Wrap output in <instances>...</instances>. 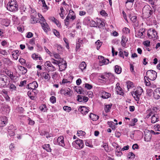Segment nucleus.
Here are the masks:
<instances>
[{
    "mask_svg": "<svg viewBox=\"0 0 160 160\" xmlns=\"http://www.w3.org/2000/svg\"><path fill=\"white\" fill-rule=\"evenodd\" d=\"M7 8L11 12H16L18 9V5L16 0H11L8 3Z\"/></svg>",
    "mask_w": 160,
    "mask_h": 160,
    "instance_id": "1",
    "label": "nucleus"
},
{
    "mask_svg": "<svg viewBox=\"0 0 160 160\" xmlns=\"http://www.w3.org/2000/svg\"><path fill=\"white\" fill-rule=\"evenodd\" d=\"M9 78L6 75L0 74V88L7 87L9 84Z\"/></svg>",
    "mask_w": 160,
    "mask_h": 160,
    "instance_id": "2",
    "label": "nucleus"
},
{
    "mask_svg": "<svg viewBox=\"0 0 160 160\" xmlns=\"http://www.w3.org/2000/svg\"><path fill=\"white\" fill-rule=\"evenodd\" d=\"M143 14L146 15L147 18L150 17L153 14V11L148 5H145L142 9Z\"/></svg>",
    "mask_w": 160,
    "mask_h": 160,
    "instance_id": "3",
    "label": "nucleus"
},
{
    "mask_svg": "<svg viewBox=\"0 0 160 160\" xmlns=\"http://www.w3.org/2000/svg\"><path fill=\"white\" fill-rule=\"evenodd\" d=\"M146 78L151 80H154L157 77V73L154 70H150L146 72Z\"/></svg>",
    "mask_w": 160,
    "mask_h": 160,
    "instance_id": "4",
    "label": "nucleus"
},
{
    "mask_svg": "<svg viewBox=\"0 0 160 160\" xmlns=\"http://www.w3.org/2000/svg\"><path fill=\"white\" fill-rule=\"evenodd\" d=\"M143 92V89L140 87L138 88L136 91L133 92L132 95L136 101H138L139 100L140 96L141 95Z\"/></svg>",
    "mask_w": 160,
    "mask_h": 160,
    "instance_id": "5",
    "label": "nucleus"
},
{
    "mask_svg": "<svg viewBox=\"0 0 160 160\" xmlns=\"http://www.w3.org/2000/svg\"><path fill=\"white\" fill-rule=\"evenodd\" d=\"M148 36L150 39L156 40L157 38V33L155 30H153L152 31L150 30L148 31Z\"/></svg>",
    "mask_w": 160,
    "mask_h": 160,
    "instance_id": "6",
    "label": "nucleus"
},
{
    "mask_svg": "<svg viewBox=\"0 0 160 160\" xmlns=\"http://www.w3.org/2000/svg\"><path fill=\"white\" fill-rule=\"evenodd\" d=\"M72 144L77 149H80L84 146L83 141H74L72 142Z\"/></svg>",
    "mask_w": 160,
    "mask_h": 160,
    "instance_id": "7",
    "label": "nucleus"
},
{
    "mask_svg": "<svg viewBox=\"0 0 160 160\" xmlns=\"http://www.w3.org/2000/svg\"><path fill=\"white\" fill-rule=\"evenodd\" d=\"M159 132H155L151 130L149 131L147 134L145 133L144 138L145 139H151L152 137L151 134H158Z\"/></svg>",
    "mask_w": 160,
    "mask_h": 160,
    "instance_id": "8",
    "label": "nucleus"
},
{
    "mask_svg": "<svg viewBox=\"0 0 160 160\" xmlns=\"http://www.w3.org/2000/svg\"><path fill=\"white\" fill-rule=\"evenodd\" d=\"M58 66L59 68L60 71H62L65 69L67 67V63L65 61L63 60V59H62L60 64H59Z\"/></svg>",
    "mask_w": 160,
    "mask_h": 160,
    "instance_id": "9",
    "label": "nucleus"
},
{
    "mask_svg": "<svg viewBox=\"0 0 160 160\" xmlns=\"http://www.w3.org/2000/svg\"><path fill=\"white\" fill-rule=\"evenodd\" d=\"M38 85L37 82L36 81H34L32 83L29 84L28 85V88L32 89V91H36V90L35 89L37 88Z\"/></svg>",
    "mask_w": 160,
    "mask_h": 160,
    "instance_id": "10",
    "label": "nucleus"
},
{
    "mask_svg": "<svg viewBox=\"0 0 160 160\" xmlns=\"http://www.w3.org/2000/svg\"><path fill=\"white\" fill-rule=\"evenodd\" d=\"M78 111L83 115H86L89 111L88 108L84 106H80L78 108Z\"/></svg>",
    "mask_w": 160,
    "mask_h": 160,
    "instance_id": "11",
    "label": "nucleus"
},
{
    "mask_svg": "<svg viewBox=\"0 0 160 160\" xmlns=\"http://www.w3.org/2000/svg\"><path fill=\"white\" fill-rule=\"evenodd\" d=\"M60 93L62 94L69 96H71L72 95V93L70 89L69 88L67 89L61 90L60 91Z\"/></svg>",
    "mask_w": 160,
    "mask_h": 160,
    "instance_id": "12",
    "label": "nucleus"
},
{
    "mask_svg": "<svg viewBox=\"0 0 160 160\" xmlns=\"http://www.w3.org/2000/svg\"><path fill=\"white\" fill-rule=\"evenodd\" d=\"M7 120L6 117H1L0 118V127L4 126L7 123Z\"/></svg>",
    "mask_w": 160,
    "mask_h": 160,
    "instance_id": "13",
    "label": "nucleus"
},
{
    "mask_svg": "<svg viewBox=\"0 0 160 160\" xmlns=\"http://www.w3.org/2000/svg\"><path fill=\"white\" fill-rule=\"evenodd\" d=\"M100 58L101 60H100L99 62V65L101 66H102L104 64H107L108 63L109 60L108 59H104V57L102 56H100Z\"/></svg>",
    "mask_w": 160,
    "mask_h": 160,
    "instance_id": "14",
    "label": "nucleus"
},
{
    "mask_svg": "<svg viewBox=\"0 0 160 160\" xmlns=\"http://www.w3.org/2000/svg\"><path fill=\"white\" fill-rule=\"evenodd\" d=\"M77 100L79 102H87L88 100V98L87 97L83 96L82 95H78L77 96Z\"/></svg>",
    "mask_w": 160,
    "mask_h": 160,
    "instance_id": "15",
    "label": "nucleus"
},
{
    "mask_svg": "<svg viewBox=\"0 0 160 160\" xmlns=\"http://www.w3.org/2000/svg\"><path fill=\"white\" fill-rule=\"evenodd\" d=\"M45 65L47 66L48 68H49L48 69L51 71H54L56 70L55 68L51 64L49 61H47L45 63Z\"/></svg>",
    "mask_w": 160,
    "mask_h": 160,
    "instance_id": "16",
    "label": "nucleus"
},
{
    "mask_svg": "<svg viewBox=\"0 0 160 160\" xmlns=\"http://www.w3.org/2000/svg\"><path fill=\"white\" fill-rule=\"evenodd\" d=\"M116 87V91L118 94L123 96L124 92L122 91V88L119 86V83H117Z\"/></svg>",
    "mask_w": 160,
    "mask_h": 160,
    "instance_id": "17",
    "label": "nucleus"
},
{
    "mask_svg": "<svg viewBox=\"0 0 160 160\" xmlns=\"http://www.w3.org/2000/svg\"><path fill=\"white\" fill-rule=\"evenodd\" d=\"M153 97L157 99L160 98V88H157L153 92Z\"/></svg>",
    "mask_w": 160,
    "mask_h": 160,
    "instance_id": "18",
    "label": "nucleus"
},
{
    "mask_svg": "<svg viewBox=\"0 0 160 160\" xmlns=\"http://www.w3.org/2000/svg\"><path fill=\"white\" fill-rule=\"evenodd\" d=\"M42 28L45 32H47L49 30L50 28L46 22H41Z\"/></svg>",
    "mask_w": 160,
    "mask_h": 160,
    "instance_id": "19",
    "label": "nucleus"
},
{
    "mask_svg": "<svg viewBox=\"0 0 160 160\" xmlns=\"http://www.w3.org/2000/svg\"><path fill=\"white\" fill-rule=\"evenodd\" d=\"M159 120V116L158 114H153L151 117V122L154 123Z\"/></svg>",
    "mask_w": 160,
    "mask_h": 160,
    "instance_id": "20",
    "label": "nucleus"
},
{
    "mask_svg": "<svg viewBox=\"0 0 160 160\" xmlns=\"http://www.w3.org/2000/svg\"><path fill=\"white\" fill-rule=\"evenodd\" d=\"M1 24L6 27H8L10 23V20L7 19H3L1 22Z\"/></svg>",
    "mask_w": 160,
    "mask_h": 160,
    "instance_id": "21",
    "label": "nucleus"
},
{
    "mask_svg": "<svg viewBox=\"0 0 160 160\" xmlns=\"http://www.w3.org/2000/svg\"><path fill=\"white\" fill-rule=\"evenodd\" d=\"M110 93L107 92L105 91H102V92L101 97L103 98L107 99L110 96Z\"/></svg>",
    "mask_w": 160,
    "mask_h": 160,
    "instance_id": "22",
    "label": "nucleus"
},
{
    "mask_svg": "<svg viewBox=\"0 0 160 160\" xmlns=\"http://www.w3.org/2000/svg\"><path fill=\"white\" fill-rule=\"evenodd\" d=\"M97 26H98L99 28H101L105 26L104 22L100 19H98L97 21Z\"/></svg>",
    "mask_w": 160,
    "mask_h": 160,
    "instance_id": "23",
    "label": "nucleus"
},
{
    "mask_svg": "<svg viewBox=\"0 0 160 160\" xmlns=\"http://www.w3.org/2000/svg\"><path fill=\"white\" fill-rule=\"evenodd\" d=\"M89 117L93 121H97L99 118V117L98 116L92 113L90 114Z\"/></svg>",
    "mask_w": 160,
    "mask_h": 160,
    "instance_id": "24",
    "label": "nucleus"
},
{
    "mask_svg": "<svg viewBox=\"0 0 160 160\" xmlns=\"http://www.w3.org/2000/svg\"><path fill=\"white\" fill-rule=\"evenodd\" d=\"M128 39L126 37L124 36H122V37L121 45L124 47L126 46V43L127 42Z\"/></svg>",
    "mask_w": 160,
    "mask_h": 160,
    "instance_id": "25",
    "label": "nucleus"
},
{
    "mask_svg": "<svg viewBox=\"0 0 160 160\" xmlns=\"http://www.w3.org/2000/svg\"><path fill=\"white\" fill-rule=\"evenodd\" d=\"M54 143L56 145L63 147L65 146L64 141H53Z\"/></svg>",
    "mask_w": 160,
    "mask_h": 160,
    "instance_id": "26",
    "label": "nucleus"
},
{
    "mask_svg": "<svg viewBox=\"0 0 160 160\" xmlns=\"http://www.w3.org/2000/svg\"><path fill=\"white\" fill-rule=\"evenodd\" d=\"M114 70L117 74H119L122 72V69L118 65H116L115 67Z\"/></svg>",
    "mask_w": 160,
    "mask_h": 160,
    "instance_id": "27",
    "label": "nucleus"
},
{
    "mask_svg": "<svg viewBox=\"0 0 160 160\" xmlns=\"http://www.w3.org/2000/svg\"><path fill=\"white\" fill-rule=\"evenodd\" d=\"M5 73L10 78L11 80H13L14 79V78L15 77V76H14L12 72H11L8 70L5 71Z\"/></svg>",
    "mask_w": 160,
    "mask_h": 160,
    "instance_id": "28",
    "label": "nucleus"
},
{
    "mask_svg": "<svg viewBox=\"0 0 160 160\" xmlns=\"http://www.w3.org/2000/svg\"><path fill=\"white\" fill-rule=\"evenodd\" d=\"M126 85L128 89L132 88L134 87L133 83L129 81H127V82Z\"/></svg>",
    "mask_w": 160,
    "mask_h": 160,
    "instance_id": "29",
    "label": "nucleus"
},
{
    "mask_svg": "<svg viewBox=\"0 0 160 160\" xmlns=\"http://www.w3.org/2000/svg\"><path fill=\"white\" fill-rule=\"evenodd\" d=\"M19 52L18 50H16L14 51L13 53L12 54V56L13 58L17 60L18 58V56L19 55Z\"/></svg>",
    "mask_w": 160,
    "mask_h": 160,
    "instance_id": "30",
    "label": "nucleus"
},
{
    "mask_svg": "<svg viewBox=\"0 0 160 160\" xmlns=\"http://www.w3.org/2000/svg\"><path fill=\"white\" fill-rule=\"evenodd\" d=\"M80 69L82 71L85 69L86 67V64L84 62H82L79 65Z\"/></svg>",
    "mask_w": 160,
    "mask_h": 160,
    "instance_id": "31",
    "label": "nucleus"
},
{
    "mask_svg": "<svg viewBox=\"0 0 160 160\" xmlns=\"http://www.w3.org/2000/svg\"><path fill=\"white\" fill-rule=\"evenodd\" d=\"M71 13V15H69V17H70V19L72 20H73L76 18V16L74 14V12L72 10H70L69 13Z\"/></svg>",
    "mask_w": 160,
    "mask_h": 160,
    "instance_id": "32",
    "label": "nucleus"
},
{
    "mask_svg": "<svg viewBox=\"0 0 160 160\" xmlns=\"http://www.w3.org/2000/svg\"><path fill=\"white\" fill-rule=\"evenodd\" d=\"M16 129V128H14L12 129V130H8V136L9 137V136L10 137H11L14 136L15 135L14 131Z\"/></svg>",
    "mask_w": 160,
    "mask_h": 160,
    "instance_id": "33",
    "label": "nucleus"
},
{
    "mask_svg": "<svg viewBox=\"0 0 160 160\" xmlns=\"http://www.w3.org/2000/svg\"><path fill=\"white\" fill-rule=\"evenodd\" d=\"M43 148L48 152H51V149L50 148V145L48 144L44 145L43 146Z\"/></svg>",
    "mask_w": 160,
    "mask_h": 160,
    "instance_id": "34",
    "label": "nucleus"
},
{
    "mask_svg": "<svg viewBox=\"0 0 160 160\" xmlns=\"http://www.w3.org/2000/svg\"><path fill=\"white\" fill-rule=\"evenodd\" d=\"M75 88L76 92L80 94H82V91H83V90L81 87H78L77 88L76 87H75Z\"/></svg>",
    "mask_w": 160,
    "mask_h": 160,
    "instance_id": "35",
    "label": "nucleus"
},
{
    "mask_svg": "<svg viewBox=\"0 0 160 160\" xmlns=\"http://www.w3.org/2000/svg\"><path fill=\"white\" fill-rule=\"evenodd\" d=\"M99 77L103 79L102 80L101 79H99V80L100 82H102L103 83H105L107 82L105 74L101 75L100 76H99Z\"/></svg>",
    "mask_w": 160,
    "mask_h": 160,
    "instance_id": "36",
    "label": "nucleus"
},
{
    "mask_svg": "<svg viewBox=\"0 0 160 160\" xmlns=\"http://www.w3.org/2000/svg\"><path fill=\"white\" fill-rule=\"evenodd\" d=\"M95 45L97 46V50H99L102 45V42L100 41V40H98L95 42Z\"/></svg>",
    "mask_w": 160,
    "mask_h": 160,
    "instance_id": "37",
    "label": "nucleus"
},
{
    "mask_svg": "<svg viewBox=\"0 0 160 160\" xmlns=\"http://www.w3.org/2000/svg\"><path fill=\"white\" fill-rule=\"evenodd\" d=\"M9 88L12 90V91H14L16 90V87L12 83H9Z\"/></svg>",
    "mask_w": 160,
    "mask_h": 160,
    "instance_id": "38",
    "label": "nucleus"
},
{
    "mask_svg": "<svg viewBox=\"0 0 160 160\" xmlns=\"http://www.w3.org/2000/svg\"><path fill=\"white\" fill-rule=\"evenodd\" d=\"M43 77L46 79H49L50 78V76L49 74L46 72H44L43 73Z\"/></svg>",
    "mask_w": 160,
    "mask_h": 160,
    "instance_id": "39",
    "label": "nucleus"
},
{
    "mask_svg": "<svg viewBox=\"0 0 160 160\" xmlns=\"http://www.w3.org/2000/svg\"><path fill=\"white\" fill-rule=\"evenodd\" d=\"M61 61V60H57L53 58L51 59V61L54 64H57L58 65H59V64H60V62Z\"/></svg>",
    "mask_w": 160,
    "mask_h": 160,
    "instance_id": "40",
    "label": "nucleus"
},
{
    "mask_svg": "<svg viewBox=\"0 0 160 160\" xmlns=\"http://www.w3.org/2000/svg\"><path fill=\"white\" fill-rule=\"evenodd\" d=\"M108 124L109 125L112 129H115V127L114 126V123L112 121L108 122Z\"/></svg>",
    "mask_w": 160,
    "mask_h": 160,
    "instance_id": "41",
    "label": "nucleus"
},
{
    "mask_svg": "<svg viewBox=\"0 0 160 160\" xmlns=\"http://www.w3.org/2000/svg\"><path fill=\"white\" fill-rule=\"evenodd\" d=\"M112 106V105H106L104 108L105 111L107 112H109L110 111V109L111 108Z\"/></svg>",
    "mask_w": 160,
    "mask_h": 160,
    "instance_id": "42",
    "label": "nucleus"
},
{
    "mask_svg": "<svg viewBox=\"0 0 160 160\" xmlns=\"http://www.w3.org/2000/svg\"><path fill=\"white\" fill-rule=\"evenodd\" d=\"M39 108L41 111L44 112H45L47 110V107L44 104L42 105Z\"/></svg>",
    "mask_w": 160,
    "mask_h": 160,
    "instance_id": "43",
    "label": "nucleus"
},
{
    "mask_svg": "<svg viewBox=\"0 0 160 160\" xmlns=\"http://www.w3.org/2000/svg\"><path fill=\"white\" fill-rule=\"evenodd\" d=\"M85 132L82 131H78L77 132V134L78 136H83L85 134Z\"/></svg>",
    "mask_w": 160,
    "mask_h": 160,
    "instance_id": "44",
    "label": "nucleus"
},
{
    "mask_svg": "<svg viewBox=\"0 0 160 160\" xmlns=\"http://www.w3.org/2000/svg\"><path fill=\"white\" fill-rule=\"evenodd\" d=\"M135 157V155L132 152H129L128 156V158L129 159L134 158Z\"/></svg>",
    "mask_w": 160,
    "mask_h": 160,
    "instance_id": "45",
    "label": "nucleus"
},
{
    "mask_svg": "<svg viewBox=\"0 0 160 160\" xmlns=\"http://www.w3.org/2000/svg\"><path fill=\"white\" fill-rule=\"evenodd\" d=\"M105 76L106 78L107 82L108 81V80L109 79V78H112L113 77L111 73H108L105 74Z\"/></svg>",
    "mask_w": 160,
    "mask_h": 160,
    "instance_id": "46",
    "label": "nucleus"
},
{
    "mask_svg": "<svg viewBox=\"0 0 160 160\" xmlns=\"http://www.w3.org/2000/svg\"><path fill=\"white\" fill-rule=\"evenodd\" d=\"M122 31L124 33L127 34L129 33L130 30L128 28H124L122 29Z\"/></svg>",
    "mask_w": 160,
    "mask_h": 160,
    "instance_id": "47",
    "label": "nucleus"
},
{
    "mask_svg": "<svg viewBox=\"0 0 160 160\" xmlns=\"http://www.w3.org/2000/svg\"><path fill=\"white\" fill-rule=\"evenodd\" d=\"M103 148H104L105 151H108V145L107 143L103 142V144L102 145Z\"/></svg>",
    "mask_w": 160,
    "mask_h": 160,
    "instance_id": "48",
    "label": "nucleus"
},
{
    "mask_svg": "<svg viewBox=\"0 0 160 160\" xmlns=\"http://www.w3.org/2000/svg\"><path fill=\"white\" fill-rule=\"evenodd\" d=\"M50 100L52 103H54L56 102V98L54 96H52L50 98Z\"/></svg>",
    "mask_w": 160,
    "mask_h": 160,
    "instance_id": "49",
    "label": "nucleus"
},
{
    "mask_svg": "<svg viewBox=\"0 0 160 160\" xmlns=\"http://www.w3.org/2000/svg\"><path fill=\"white\" fill-rule=\"evenodd\" d=\"M63 109L64 110L68 112H69L71 110V108L68 106H64L63 107Z\"/></svg>",
    "mask_w": 160,
    "mask_h": 160,
    "instance_id": "50",
    "label": "nucleus"
},
{
    "mask_svg": "<svg viewBox=\"0 0 160 160\" xmlns=\"http://www.w3.org/2000/svg\"><path fill=\"white\" fill-rule=\"evenodd\" d=\"M38 18H31V23L32 24H34L36 23H37L38 22Z\"/></svg>",
    "mask_w": 160,
    "mask_h": 160,
    "instance_id": "51",
    "label": "nucleus"
},
{
    "mask_svg": "<svg viewBox=\"0 0 160 160\" xmlns=\"http://www.w3.org/2000/svg\"><path fill=\"white\" fill-rule=\"evenodd\" d=\"M39 1H41L42 4V7L44 8L48 9V6L46 4L44 0H39Z\"/></svg>",
    "mask_w": 160,
    "mask_h": 160,
    "instance_id": "52",
    "label": "nucleus"
},
{
    "mask_svg": "<svg viewBox=\"0 0 160 160\" xmlns=\"http://www.w3.org/2000/svg\"><path fill=\"white\" fill-rule=\"evenodd\" d=\"M129 18H130L131 20L133 22H135L136 21L137 17L135 16H131L130 15Z\"/></svg>",
    "mask_w": 160,
    "mask_h": 160,
    "instance_id": "53",
    "label": "nucleus"
},
{
    "mask_svg": "<svg viewBox=\"0 0 160 160\" xmlns=\"http://www.w3.org/2000/svg\"><path fill=\"white\" fill-rule=\"evenodd\" d=\"M3 62L5 64H8L10 62V61L9 58H4L3 59Z\"/></svg>",
    "mask_w": 160,
    "mask_h": 160,
    "instance_id": "54",
    "label": "nucleus"
},
{
    "mask_svg": "<svg viewBox=\"0 0 160 160\" xmlns=\"http://www.w3.org/2000/svg\"><path fill=\"white\" fill-rule=\"evenodd\" d=\"M70 82L68 81L67 79H63L62 81V85L66 84V85H67V83H68L69 84Z\"/></svg>",
    "mask_w": 160,
    "mask_h": 160,
    "instance_id": "55",
    "label": "nucleus"
},
{
    "mask_svg": "<svg viewBox=\"0 0 160 160\" xmlns=\"http://www.w3.org/2000/svg\"><path fill=\"white\" fill-rule=\"evenodd\" d=\"M154 128L156 131H160V125H155L154 127Z\"/></svg>",
    "mask_w": 160,
    "mask_h": 160,
    "instance_id": "56",
    "label": "nucleus"
},
{
    "mask_svg": "<svg viewBox=\"0 0 160 160\" xmlns=\"http://www.w3.org/2000/svg\"><path fill=\"white\" fill-rule=\"evenodd\" d=\"M19 62L22 65H24L25 64L26 61L22 58H20L19 60Z\"/></svg>",
    "mask_w": 160,
    "mask_h": 160,
    "instance_id": "57",
    "label": "nucleus"
},
{
    "mask_svg": "<svg viewBox=\"0 0 160 160\" xmlns=\"http://www.w3.org/2000/svg\"><path fill=\"white\" fill-rule=\"evenodd\" d=\"M0 54L5 55L8 54V52L5 50L0 49Z\"/></svg>",
    "mask_w": 160,
    "mask_h": 160,
    "instance_id": "58",
    "label": "nucleus"
},
{
    "mask_svg": "<svg viewBox=\"0 0 160 160\" xmlns=\"http://www.w3.org/2000/svg\"><path fill=\"white\" fill-rule=\"evenodd\" d=\"M150 43V42L148 40L145 41L143 42V44L144 45L147 47L149 46Z\"/></svg>",
    "mask_w": 160,
    "mask_h": 160,
    "instance_id": "59",
    "label": "nucleus"
},
{
    "mask_svg": "<svg viewBox=\"0 0 160 160\" xmlns=\"http://www.w3.org/2000/svg\"><path fill=\"white\" fill-rule=\"evenodd\" d=\"M81 154L83 157H84L86 158V156H87V153L85 151H81Z\"/></svg>",
    "mask_w": 160,
    "mask_h": 160,
    "instance_id": "60",
    "label": "nucleus"
},
{
    "mask_svg": "<svg viewBox=\"0 0 160 160\" xmlns=\"http://www.w3.org/2000/svg\"><path fill=\"white\" fill-rule=\"evenodd\" d=\"M51 20L54 22V23L58 26V24H59V21H58L57 19L55 18L54 17L52 18H51Z\"/></svg>",
    "mask_w": 160,
    "mask_h": 160,
    "instance_id": "61",
    "label": "nucleus"
},
{
    "mask_svg": "<svg viewBox=\"0 0 160 160\" xmlns=\"http://www.w3.org/2000/svg\"><path fill=\"white\" fill-rule=\"evenodd\" d=\"M142 30H140L137 34V35H138V36H139L140 38H141V36L143 35L144 31H142Z\"/></svg>",
    "mask_w": 160,
    "mask_h": 160,
    "instance_id": "62",
    "label": "nucleus"
},
{
    "mask_svg": "<svg viewBox=\"0 0 160 160\" xmlns=\"http://www.w3.org/2000/svg\"><path fill=\"white\" fill-rule=\"evenodd\" d=\"M85 88H87L88 89H90L92 88V85L88 83H86L85 84Z\"/></svg>",
    "mask_w": 160,
    "mask_h": 160,
    "instance_id": "63",
    "label": "nucleus"
},
{
    "mask_svg": "<svg viewBox=\"0 0 160 160\" xmlns=\"http://www.w3.org/2000/svg\"><path fill=\"white\" fill-rule=\"evenodd\" d=\"M36 11H34L31 14V18H36Z\"/></svg>",
    "mask_w": 160,
    "mask_h": 160,
    "instance_id": "64",
    "label": "nucleus"
}]
</instances>
